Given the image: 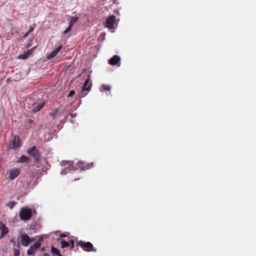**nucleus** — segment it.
Here are the masks:
<instances>
[{
    "label": "nucleus",
    "instance_id": "1",
    "mask_svg": "<svg viewBox=\"0 0 256 256\" xmlns=\"http://www.w3.org/2000/svg\"><path fill=\"white\" fill-rule=\"evenodd\" d=\"M27 153L33 158L34 162L36 163L40 162V160L41 154L36 146H33L28 148L27 150Z\"/></svg>",
    "mask_w": 256,
    "mask_h": 256
},
{
    "label": "nucleus",
    "instance_id": "2",
    "mask_svg": "<svg viewBox=\"0 0 256 256\" xmlns=\"http://www.w3.org/2000/svg\"><path fill=\"white\" fill-rule=\"evenodd\" d=\"M32 216V212L28 208H22L20 212L19 216L21 220L27 221L30 220Z\"/></svg>",
    "mask_w": 256,
    "mask_h": 256
},
{
    "label": "nucleus",
    "instance_id": "3",
    "mask_svg": "<svg viewBox=\"0 0 256 256\" xmlns=\"http://www.w3.org/2000/svg\"><path fill=\"white\" fill-rule=\"evenodd\" d=\"M76 245L86 252H90L96 251V250L94 248L92 244L90 242H86L80 240L76 242Z\"/></svg>",
    "mask_w": 256,
    "mask_h": 256
},
{
    "label": "nucleus",
    "instance_id": "4",
    "mask_svg": "<svg viewBox=\"0 0 256 256\" xmlns=\"http://www.w3.org/2000/svg\"><path fill=\"white\" fill-rule=\"evenodd\" d=\"M116 16L114 15L108 16L106 22V27L109 30L114 28V24H116Z\"/></svg>",
    "mask_w": 256,
    "mask_h": 256
},
{
    "label": "nucleus",
    "instance_id": "5",
    "mask_svg": "<svg viewBox=\"0 0 256 256\" xmlns=\"http://www.w3.org/2000/svg\"><path fill=\"white\" fill-rule=\"evenodd\" d=\"M41 242L40 240H37L33 245L31 246L27 250V254L28 256H34L36 252L40 247Z\"/></svg>",
    "mask_w": 256,
    "mask_h": 256
},
{
    "label": "nucleus",
    "instance_id": "6",
    "mask_svg": "<svg viewBox=\"0 0 256 256\" xmlns=\"http://www.w3.org/2000/svg\"><path fill=\"white\" fill-rule=\"evenodd\" d=\"M20 240L22 246H28L31 242L30 237L26 234H22L20 236Z\"/></svg>",
    "mask_w": 256,
    "mask_h": 256
},
{
    "label": "nucleus",
    "instance_id": "7",
    "mask_svg": "<svg viewBox=\"0 0 256 256\" xmlns=\"http://www.w3.org/2000/svg\"><path fill=\"white\" fill-rule=\"evenodd\" d=\"M20 173V170L19 168H14L9 170L8 178L10 180H14L17 178Z\"/></svg>",
    "mask_w": 256,
    "mask_h": 256
},
{
    "label": "nucleus",
    "instance_id": "8",
    "mask_svg": "<svg viewBox=\"0 0 256 256\" xmlns=\"http://www.w3.org/2000/svg\"><path fill=\"white\" fill-rule=\"evenodd\" d=\"M62 164L65 166L64 168L62 170V174H66L70 170L73 168L72 163L71 162H63Z\"/></svg>",
    "mask_w": 256,
    "mask_h": 256
},
{
    "label": "nucleus",
    "instance_id": "9",
    "mask_svg": "<svg viewBox=\"0 0 256 256\" xmlns=\"http://www.w3.org/2000/svg\"><path fill=\"white\" fill-rule=\"evenodd\" d=\"M21 146V140L18 136H12V148L16 149Z\"/></svg>",
    "mask_w": 256,
    "mask_h": 256
},
{
    "label": "nucleus",
    "instance_id": "10",
    "mask_svg": "<svg viewBox=\"0 0 256 256\" xmlns=\"http://www.w3.org/2000/svg\"><path fill=\"white\" fill-rule=\"evenodd\" d=\"M62 48V45L58 46L55 50L52 51L50 54H47L46 58L48 60H50L52 58L58 54L59 52L61 50Z\"/></svg>",
    "mask_w": 256,
    "mask_h": 256
},
{
    "label": "nucleus",
    "instance_id": "11",
    "mask_svg": "<svg viewBox=\"0 0 256 256\" xmlns=\"http://www.w3.org/2000/svg\"><path fill=\"white\" fill-rule=\"evenodd\" d=\"M120 58L118 56L115 55L113 56L108 61L110 64L112 66L116 65L120 61Z\"/></svg>",
    "mask_w": 256,
    "mask_h": 256
},
{
    "label": "nucleus",
    "instance_id": "12",
    "mask_svg": "<svg viewBox=\"0 0 256 256\" xmlns=\"http://www.w3.org/2000/svg\"><path fill=\"white\" fill-rule=\"evenodd\" d=\"M32 50L33 49L32 48L30 50H28L27 51L24 52L23 54H20L18 56V58L22 60L26 59L28 56L32 54Z\"/></svg>",
    "mask_w": 256,
    "mask_h": 256
},
{
    "label": "nucleus",
    "instance_id": "13",
    "mask_svg": "<svg viewBox=\"0 0 256 256\" xmlns=\"http://www.w3.org/2000/svg\"><path fill=\"white\" fill-rule=\"evenodd\" d=\"M90 80V77L89 76L85 81L84 84L82 86V90L83 91L90 90L91 87H92V84H89Z\"/></svg>",
    "mask_w": 256,
    "mask_h": 256
},
{
    "label": "nucleus",
    "instance_id": "14",
    "mask_svg": "<svg viewBox=\"0 0 256 256\" xmlns=\"http://www.w3.org/2000/svg\"><path fill=\"white\" fill-rule=\"evenodd\" d=\"M17 162L18 163H24L26 162L27 164L30 163V158L25 155H22L17 160Z\"/></svg>",
    "mask_w": 256,
    "mask_h": 256
},
{
    "label": "nucleus",
    "instance_id": "15",
    "mask_svg": "<svg viewBox=\"0 0 256 256\" xmlns=\"http://www.w3.org/2000/svg\"><path fill=\"white\" fill-rule=\"evenodd\" d=\"M78 166L80 170H86L89 168V166L87 164H86L84 162L80 160L78 162Z\"/></svg>",
    "mask_w": 256,
    "mask_h": 256
},
{
    "label": "nucleus",
    "instance_id": "16",
    "mask_svg": "<svg viewBox=\"0 0 256 256\" xmlns=\"http://www.w3.org/2000/svg\"><path fill=\"white\" fill-rule=\"evenodd\" d=\"M58 240L60 242L61 244V248H67L70 246V240L68 242H66L60 238H58Z\"/></svg>",
    "mask_w": 256,
    "mask_h": 256
},
{
    "label": "nucleus",
    "instance_id": "17",
    "mask_svg": "<svg viewBox=\"0 0 256 256\" xmlns=\"http://www.w3.org/2000/svg\"><path fill=\"white\" fill-rule=\"evenodd\" d=\"M0 230H2V234L0 238H2V236L6 234L8 232V230L6 227L5 225L2 222H0Z\"/></svg>",
    "mask_w": 256,
    "mask_h": 256
},
{
    "label": "nucleus",
    "instance_id": "18",
    "mask_svg": "<svg viewBox=\"0 0 256 256\" xmlns=\"http://www.w3.org/2000/svg\"><path fill=\"white\" fill-rule=\"evenodd\" d=\"M51 252L53 256H62L60 254V251L53 246H52Z\"/></svg>",
    "mask_w": 256,
    "mask_h": 256
},
{
    "label": "nucleus",
    "instance_id": "19",
    "mask_svg": "<svg viewBox=\"0 0 256 256\" xmlns=\"http://www.w3.org/2000/svg\"><path fill=\"white\" fill-rule=\"evenodd\" d=\"M100 90L102 92H108V94L110 93V87L109 86L106 84H102L100 87Z\"/></svg>",
    "mask_w": 256,
    "mask_h": 256
},
{
    "label": "nucleus",
    "instance_id": "20",
    "mask_svg": "<svg viewBox=\"0 0 256 256\" xmlns=\"http://www.w3.org/2000/svg\"><path fill=\"white\" fill-rule=\"evenodd\" d=\"M44 103L40 104L34 108L32 111L34 112H37L39 111L43 106Z\"/></svg>",
    "mask_w": 256,
    "mask_h": 256
},
{
    "label": "nucleus",
    "instance_id": "21",
    "mask_svg": "<svg viewBox=\"0 0 256 256\" xmlns=\"http://www.w3.org/2000/svg\"><path fill=\"white\" fill-rule=\"evenodd\" d=\"M16 202L14 201H10L6 204V206L8 207L10 209H12L15 206Z\"/></svg>",
    "mask_w": 256,
    "mask_h": 256
},
{
    "label": "nucleus",
    "instance_id": "22",
    "mask_svg": "<svg viewBox=\"0 0 256 256\" xmlns=\"http://www.w3.org/2000/svg\"><path fill=\"white\" fill-rule=\"evenodd\" d=\"M78 18L76 16L72 17L70 19V20L69 22V24H72V26L74 24L75 22H76V21L78 20Z\"/></svg>",
    "mask_w": 256,
    "mask_h": 256
},
{
    "label": "nucleus",
    "instance_id": "23",
    "mask_svg": "<svg viewBox=\"0 0 256 256\" xmlns=\"http://www.w3.org/2000/svg\"><path fill=\"white\" fill-rule=\"evenodd\" d=\"M72 24H69V26H68L66 28V29L65 30H64V31L63 32V34H66L67 32H70V30H71V28H72Z\"/></svg>",
    "mask_w": 256,
    "mask_h": 256
},
{
    "label": "nucleus",
    "instance_id": "24",
    "mask_svg": "<svg viewBox=\"0 0 256 256\" xmlns=\"http://www.w3.org/2000/svg\"><path fill=\"white\" fill-rule=\"evenodd\" d=\"M58 109L55 108L54 109L52 112L50 114V115L52 116L53 117L55 116L58 112Z\"/></svg>",
    "mask_w": 256,
    "mask_h": 256
},
{
    "label": "nucleus",
    "instance_id": "25",
    "mask_svg": "<svg viewBox=\"0 0 256 256\" xmlns=\"http://www.w3.org/2000/svg\"><path fill=\"white\" fill-rule=\"evenodd\" d=\"M70 250H72L74 248V241L72 240H70Z\"/></svg>",
    "mask_w": 256,
    "mask_h": 256
},
{
    "label": "nucleus",
    "instance_id": "26",
    "mask_svg": "<svg viewBox=\"0 0 256 256\" xmlns=\"http://www.w3.org/2000/svg\"><path fill=\"white\" fill-rule=\"evenodd\" d=\"M14 256H19L20 254V251L18 249L14 248Z\"/></svg>",
    "mask_w": 256,
    "mask_h": 256
},
{
    "label": "nucleus",
    "instance_id": "27",
    "mask_svg": "<svg viewBox=\"0 0 256 256\" xmlns=\"http://www.w3.org/2000/svg\"><path fill=\"white\" fill-rule=\"evenodd\" d=\"M75 94V92L74 90H71L70 92V93L69 94H68V97H71L72 96H74Z\"/></svg>",
    "mask_w": 256,
    "mask_h": 256
},
{
    "label": "nucleus",
    "instance_id": "28",
    "mask_svg": "<svg viewBox=\"0 0 256 256\" xmlns=\"http://www.w3.org/2000/svg\"><path fill=\"white\" fill-rule=\"evenodd\" d=\"M66 236V235L65 234H64V233L61 234H60V238H65Z\"/></svg>",
    "mask_w": 256,
    "mask_h": 256
},
{
    "label": "nucleus",
    "instance_id": "29",
    "mask_svg": "<svg viewBox=\"0 0 256 256\" xmlns=\"http://www.w3.org/2000/svg\"><path fill=\"white\" fill-rule=\"evenodd\" d=\"M27 122H28V123H32V122H34V120H32V119H30V118H29V119H28V120H27Z\"/></svg>",
    "mask_w": 256,
    "mask_h": 256
},
{
    "label": "nucleus",
    "instance_id": "30",
    "mask_svg": "<svg viewBox=\"0 0 256 256\" xmlns=\"http://www.w3.org/2000/svg\"><path fill=\"white\" fill-rule=\"evenodd\" d=\"M70 116H71L72 118H74L76 117V114H70Z\"/></svg>",
    "mask_w": 256,
    "mask_h": 256
},
{
    "label": "nucleus",
    "instance_id": "31",
    "mask_svg": "<svg viewBox=\"0 0 256 256\" xmlns=\"http://www.w3.org/2000/svg\"><path fill=\"white\" fill-rule=\"evenodd\" d=\"M43 256H49V254H47V253H44V254H43Z\"/></svg>",
    "mask_w": 256,
    "mask_h": 256
},
{
    "label": "nucleus",
    "instance_id": "32",
    "mask_svg": "<svg viewBox=\"0 0 256 256\" xmlns=\"http://www.w3.org/2000/svg\"><path fill=\"white\" fill-rule=\"evenodd\" d=\"M12 242L14 245H16V242H14V240H12Z\"/></svg>",
    "mask_w": 256,
    "mask_h": 256
},
{
    "label": "nucleus",
    "instance_id": "33",
    "mask_svg": "<svg viewBox=\"0 0 256 256\" xmlns=\"http://www.w3.org/2000/svg\"><path fill=\"white\" fill-rule=\"evenodd\" d=\"M44 250H45V248H41V250L42 251H44Z\"/></svg>",
    "mask_w": 256,
    "mask_h": 256
},
{
    "label": "nucleus",
    "instance_id": "34",
    "mask_svg": "<svg viewBox=\"0 0 256 256\" xmlns=\"http://www.w3.org/2000/svg\"><path fill=\"white\" fill-rule=\"evenodd\" d=\"M32 30H33V28H32L31 29H30V30H29V32H32Z\"/></svg>",
    "mask_w": 256,
    "mask_h": 256
},
{
    "label": "nucleus",
    "instance_id": "35",
    "mask_svg": "<svg viewBox=\"0 0 256 256\" xmlns=\"http://www.w3.org/2000/svg\"><path fill=\"white\" fill-rule=\"evenodd\" d=\"M84 96V95H83V94H82L80 96V97H83V96Z\"/></svg>",
    "mask_w": 256,
    "mask_h": 256
}]
</instances>
